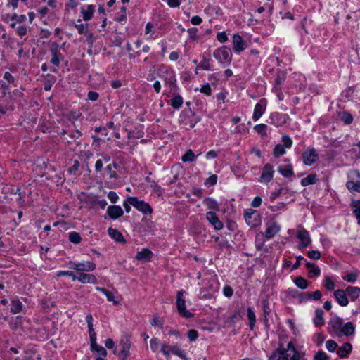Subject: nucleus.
<instances>
[{
	"instance_id": "f257e3e1",
	"label": "nucleus",
	"mask_w": 360,
	"mask_h": 360,
	"mask_svg": "<svg viewBox=\"0 0 360 360\" xmlns=\"http://www.w3.org/2000/svg\"><path fill=\"white\" fill-rule=\"evenodd\" d=\"M185 291L181 290L176 294V308L179 314L184 318L189 319L193 316V314L186 309V301L184 297Z\"/></svg>"
},
{
	"instance_id": "f03ea898",
	"label": "nucleus",
	"mask_w": 360,
	"mask_h": 360,
	"mask_svg": "<svg viewBox=\"0 0 360 360\" xmlns=\"http://www.w3.org/2000/svg\"><path fill=\"white\" fill-rule=\"evenodd\" d=\"M213 56L220 63L230 64L232 60L231 51L226 46L217 49Z\"/></svg>"
},
{
	"instance_id": "7ed1b4c3",
	"label": "nucleus",
	"mask_w": 360,
	"mask_h": 360,
	"mask_svg": "<svg viewBox=\"0 0 360 360\" xmlns=\"http://www.w3.org/2000/svg\"><path fill=\"white\" fill-rule=\"evenodd\" d=\"M127 201L136 209L145 214H150L153 212V209L148 203L139 200L136 197H129Z\"/></svg>"
},
{
	"instance_id": "20e7f679",
	"label": "nucleus",
	"mask_w": 360,
	"mask_h": 360,
	"mask_svg": "<svg viewBox=\"0 0 360 360\" xmlns=\"http://www.w3.org/2000/svg\"><path fill=\"white\" fill-rule=\"evenodd\" d=\"M120 350L117 352L115 349L114 354H117L120 360H125L129 356L131 347V341L128 336H124L121 338L120 345Z\"/></svg>"
},
{
	"instance_id": "39448f33",
	"label": "nucleus",
	"mask_w": 360,
	"mask_h": 360,
	"mask_svg": "<svg viewBox=\"0 0 360 360\" xmlns=\"http://www.w3.org/2000/svg\"><path fill=\"white\" fill-rule=\"evenodd\" d=\"M297 238L300 240V243L297 245L299 250H302L308 247L311 243L310 235L308 231L302 226L298 228L297 232Z\"/></svg>"
},
{
	"instance_id": "423d86ee",
	"label": "nucleus",
	"mask_w": 360,
	"mask_h": 360,
	"mask_svg": "<svg viewBox=\"0 0 360 360\" xmlns=\"http://www.w3.org/2000/svg\"><path fill=\"white\" fill-rule=\"evenodd\" d=\"M282 142L283 144H277L274 148L273 154L276 158L284 155L285 153V148H290L292 145V141L288 135L282 136Z\"/></svg>"
},
{
	"instance_id": "0eeeda50",
	"label": "nucleus",
	"mask_w": 360,
	"mask_h": 360,
	"mask_svg": "<svg viewBox=\"0 0 360 360\" xmlns=\"http://www.w3.org/2000/svg\"><path fill=\"white\" fill-rule=\"evenodd\" d=\"M50 53L51 55V63L55 66L59 67L60 61H63L65 58L60 53L59 44L57 42L51 44Z\"/></svg>"
},
{
	"instance_id": "6e6552de",
	"label": "nucleus",
	"mask_w": 360,
	"mask_h": 360,
	"mask_svg": "<svg viewBox=\"0 0 360 360\" xmlns=\"http://www.w3.org/2000/svg\"><path fill=\"white\" fill-rule=\"evenodd\" d=\"M352 179L346 183L347 188L352 193H360V172L354 170L352 173Z\"/></svg>"
},
{
	"instance_id": "1a4fd4ad",
	"label": "nucleus",
	"mask_w": 360,
	"mask_h": 360,
	"mask_svg": "<svg viewBox=\"0 0 360 360\" xmlns=\"http://www.w3.org/2000/svg\"><path fill=\"white\" fill-rule=\"evenodd\" d=\"M69 266L70 269H75L79 273L83 272V271H92L96 269V264L87 261V262H69Z\"/></svg>"
},
{
	"instance_id": "9d476101",
	"label": "nucleus",
	"mask_w": 360,
	"mask_h": 360,
	"mask_svg": "<svg viewBox=\"0 0 360 360\" xmlns=\"http://www.w3.org/2000/svg\"><path fill=\"white\" fill-rule=\"evenodd\" d=\"M245 219L248 225L256 227L261 223L260 215L257 210L249 209L244 214Z\"/></svg>"
},
{
	"instance_id": "9b49d317",
	"label": "nucleus",
	"mask_w": 360,
	"mask_h": 360,
	"mask_svg": "<svg viewBox=\"0 0 360 360\" xmlns=\"http://www.w3.org/2000/svg\"><path fill=\"white\" fill-rule=\"evenodd\" d=\"M302 158L305 165L311 166L319 159V155L314 148H307L302 153Z\"/></svg>"
},
{
	"instance_id": "f8f14e48",
	"label": "nucleus",
	"mask_w": 360,
	"mask_h": 360,
	"mask_svg": "<svg viewBox=\"0 0 360 360\" xmlns=\"http://www.w3.org/2000/svg\"><path fill=\"white\" fill-rule=\"evenodd\" d=\"M281 353L283 356V360H300L299 353L291 342L288 344V349L283 348Z\"/></svg>"
},
{
	"instance_id": "ddd939ff",
	"label": "nucleus",
	"mask_w": 360,
	"mask_h": 360,
	"mask_svg": "<svg viewBox=\"0 0 360 360\" xmlns=\"http://www.w3.org/2000/svg\"><path fill=\"white\" fill-rule=\"evenodd\" d=\"M329 333H334L337 336L340 333L343 326V320L338 316L331 318L329 321Z\"/></svg>"
},
{
	"instance_id": "4468645a",
	"label": "nucleus",
	"mask_w": 360,
	"mask_h": 360,
	"mask_svg": "<svg viewBox=\"0 0 360 360\" xmlns=\"http://www.w3.org/2000/svg\"><path fill=\"white\" fill-rule=\"evenodd\" d=\"M347 26L352 32H360V16L355 15L352 18L350 15H347Z\"/></svg>"
},
{
	"instance_id": "2eb2a0df",
	"label": "nucleus",
	"mask_w": 360,
	"mask_h": 360,
	"mask_svg": "<svg viewBox=\"0 0 360 360\" xmlns=\"http://www.w3.org/2000/svg\"><path fill=\"white\" fill-rule=\"evenodd\" d=\"M274 173L273 166L269 163L266 164L262 169L260 181L264 183L269 182L273 179Z\"/></svg>"
},
{
	"instance_id": "dca6fc26",
	"label": "nucleus",
	"mask_w": 360,
	"mask_h": 360,
	"mask_svg": "<svg viewBox=\"0 0 360 360\" xmlns=\"http://www.w3.org/2000/svg\"><path fill=\"white\" fill-rule=\"evenodd\" d=\"M247 47V41L243 39L239 34L233 37V49L236 53L244 51Z\"/></svg>"
},
{
	"instance_id": "f3484780",
	"label": "nucleus",
	"mask_w": 360,
	"mask_h": 360,
	"mask_svg": "<svg viewBox=\"0 0 360 360\" xmlns=\"http://www.w3.org/2000/svg\"><path fill=\"white\" fill-rule=\"evenodd\" d=\"M165 76L163 77V79L165 81V85H167L170 89V91H173L174 89L176 87V79L174 75V72L171 70H166Z\"/></svg>"
},
{
	"instance_id": "a211bd4d",
	"label": "nucleus",
	"mask_w": 360,
	"mask_h": 360,
	"mask_svg": "<svg viewBox=\"0 0 360 360\" xmlns=\"http://www.w3.org/2000/svg\"><path fill=\"white\" fill-rule=\"evenodd\" d=\"M206 219L216 230H221L223 229V223L219 220L215 212L212 211L207 212L206 213Z\"/></svg>"
},
{
	"instance_id": "6ab92c4d",
	"label": "nucleus",
	"mask_w": 360,
	"mask_h": 360,
	"mask_svg": "<svg viewBox=\"0 0 360 360\" xmlns=\"http://www.w3.org/2000/svg\"><path fill=\"white\" fill-rule=\"evenodd\" d=\"M107 214L113 220L117 219L124 214V211L120 206L110 205L107 209Z\"/></svg>"
},
{
	"instance_id": "aec40b11",
	"label": "nucleus",
	"mask_w": 360,
	"mask_h": 360,
	"mask_svg": "<svg viewBox=\"0 0 360 360\" xmlns=\"http://www.w3.org/2000/svg\"><path fill=\"white\" fill-rule=\"evenodd\" d=\"M334 297L338 302V303L342 306L345 307L349 304V300L347 297V293L345 290L338 289L334 292Z\"/></svg>"
},
{
	"instance_id": "412c9836",
	"label": "nucleus",
	"mask_w": 360,
	"mask_h": 360,
	"mask_svg": "<svg viewBox=\"0 0 360 360\" xmlns=\"http://www.w3.org/2000/svg\"><path fill=\"white\" fill-rule=\"evenodd\" d=\"M76 281H79L82 283L95 284L97 283V278L94 275L84 272L78 273L77 278H76Z\"/></svg>"
},
{
	"instance_id": "4be33fe9",
	"label": "nucleus",
	"mask_w": 360,
	"mask_h": 360,
	"mask_svg": "<svg viewBox=\"0 0 360 360\" xmlns=\"http://www.w3.org/2000/svg\"><path fill=\"white\" fill-rule=\"evenodd\" d=\"M153 254L148 248H143L136 253L135 259L141 262H148L152 258Z\"/></svg>"
},
{
	"instance_id": "5701e85b",
	"label": "nucleus",
	"mask_w": 360,
	"mask_h": 360,
	"mask_svg": "<svg viewBox=\"0 0 360 360\" xmlns=\"http://www.w3.org/2000/svg\"><path fill=\"white\" fill-rule=\"evenodd\" d=\"M280 226L278 225L276 222L271 223L266 228L265 231V237L267 239L274 238V236L280 231Z\"/></svg>"
},
{
	"instance_id": "b1692460",
	"label": "nucleus",
	"mask_w": 360,
	"mask_h": 360,
	"mask_svg": "<svg viewBox=\"0 0 360 360\" xmlns=\"http://www.w3.org/2000/svg\"><path fill=\"white\" fill-rule=\"evenodd\" d=\"M94 11L95 7L93 5H87L86 7L82 8L81 13L82 15L83 20L85 21L90 20Z\"/></svg>"
},
{
	"instance_id": "393cba45",
	"label": "nucleus",
	"mask_w": 360,
	"mask_h": 360,
	"mask_svg": "<svg viewBox=\"0 0 360 360\" xmlns=\"http://www.w3.org/2000/svg\"><path fill=\"white\" fill-rule=\"evenodd\" d=\"M262 101L260 103H257L254 108V112L252 115V119L255 121L258 120L262 115L264 114L266 108V103L264 105L262 104Z\"/></svg>"
},
{
	"instance_id": "a878e982",
	"label": "nucleus",
	"mask_w": 360,
	"mask_h": 360,
	"mask_svg": "<svg viewBox=\"0 0 360 360\" xmlns=\"http://www.w3.org/2000/svg\"><path fill=\"white\" fill-rule=\"evenodd\" d=\"M352 346L349 342L344 343L337 350V354L340 358L346 357L352 352Z\"/></svg>"
},
{
	"instance_id": "bb28decb",
	"label": "nucleus",
	"mask_w": 360,
	"mask_h": 360,
	"mask_svg": "<svg viewBox=\"0 0 360 360\" xmlns=\"http://www.w3.org/2000/svg\"><path fill=\"white\" fill-rule=\"evenodd\" d=\"M278 171L284 177H290L294 175L293 167L291 164L280 165L278 167Z\"/></svg>"
},
{
	"instance_id": "cd10ccee",
	"label": "nucleus",
	"mask_w": 360,
	"mask_h": 360,
	"mask_svg": "<svg viewBox=\"0 0 360 360\" xmlns=\"http://www.w3.org/2000/svg\"><path fill=\"white\" fill-rule=\"evenodd\" d=\"M324 311L322 309L319 308L316 309L315 316L314 318V323L316 326L320 327L323 326L325 323L323 319Z\"/></svg>"
},
{
	"instance_id": "c85d7f7f",
	"label": "nucleus",
	"mask_w": 360,
	"mask_h": 360,
	"mask_svg": "<svg viewBox=\"0 0 360 360\" xmlns=\"http://www.w3.org/2000/svg\"><path fill=\"white\" fill-rule=\"evenodd\" d=\"M345 292L350 297L352 301H356L359 296L360 288L355 286H348L345 289Z\"/></svg>"
},
{
	"instance_id": "c756f323",
	"label": "nucleus",
	"mask_w": 360,
	"mask_h": 360,
	"mask_svg": "<svg viewBox=\"0 0 360 360\" xmlns=\"http://www.w3.org/2000/svg\"><path fill=\"white\" fill-rule=\"evenodd\" d=\"M354 332V326L352 322H347L341 329L340 333L338 334V337H342V335H350L353 334Z\"/></svg>"
},
{
	"instance_id": "7c9ffc66",
	"label": "nucleus",
	"mask_w": 360,
	"mask_h": 360,
	"mask_svg": "<svg viewBox=\"0 0 360 360\" xmlns=\"http://www.w3.org/2000/svg\"><path fill=\"white\" fill-rule=\"evenodd\" d=\"M108 233L112 238H113L115 241L119 243H125V240L122 233L118 231L117 229L109 228Z\"/></svg>"
},
{
	"instance_id": "2f4dec72",
	"label": "nucleus",
	"mask_w": 360,
	"mask_h": 360,
	"mask_svg": "<svg viewBox=\"0 0 360 360\" xmlns=\"http://www.w3.org/2000/svg\"><path fill=\"white\" fill-rule=\"evenodd\" d=\"M318 179L316 174H312L308 175L307 177L302 179L301 185L302 186H307L309 185L314 184L317 182Z\"/></svg>"
},
{
	"instance_id": "473e14b6",
	"label": "nucleus",
	"mask_w": 360,
	"mask_h": 360,
	"mask_svg": "<svg viewBox=\"0 0 360 360\" xmlns=\"http://www.w3.org/2000/svg\"><path fill=\"white\" fill-rule=\"evenodd\" d=\"M22 303L18 299L11 301V311L13 314H18L22 310Z\"/></svg>"
},
{
	"instance_id": "72a5a7b5",
	"label": "nucleus",
	"mask_w": 360,
	"mask_h": 360,
	"mask_svg": "<svg viewBox=\"0 0 360 360\" xmlns=\"http://www.w3.org/2000/svg\"><path fill=\"white\" fill-rule=\"evenodd\" d=\"M96 290L98 291H100V292H103L104 295H105L108 301L112 302L114 304H118V302L117 300H115V299L114 294L111 291H109L105 288H100V287H96Z\"/></svg>"
},
{
	"instance_id": "f704fd0d",
	"label": "nucleus",
	"mask_w": 360,
	"mask_h": 360,
	"mask_svg": "<svg viewBox=\"0 0 360 360\" xmlns=\"http://www.w3.org/2000/svg\"><path fill=\"white\" fill-rule=\"evenodd\" d=\"M91 348L92 351H96L100 356H106V349L101 345H97L96 341L91 342Z\"/></svg>"
},
{
	"instance_id": "c9c22d12",
	"label": "nucleus",
	"mask_w": 360,
	"mask_h": 360,
	"mask_svg": "<svg viewBox=\"0 0 360 360\" xmlns=\"http://www.w3.org/2000/svg\"><path fill=\"white\" fill-rule=\"evenodd\" d=\"M182 104H183V98L179 94L175 95L171 99L170 105L174 109H176V110L179 109L181 107Z\"/></svg>"
},
{
	"instance_id": "e433bc0d",
	"label": "nucleus",
	"mask_w": 360,
	"mask_h": 360,
	"mask_svg": "<svg viewBox=\"0 0 360 360\" xmlns=\"http://www.w3.org/2000/svg\"><path fill=\"white\" fill-rule=\"evenodd\" d=\"M203 202L210 210H219V209L217 202L211 198H206Z\"/></svg>"
},
{
	"instance_id": "4c0bfd02",
	"label": "nucleus",
	"mask_w": 360,
	"mask_h": 360,
	"mask_svg": "<svg viewBox=\"0 0 360 360\" xmlns=\"http://www.w3.org/2000/svg\"><path fill=\"white\" fill-rule=\"evenodd\" d=\"M339 116L340 120L342 121L345 124H350L353 122L352 115L347 111L340 112Z\"/></svg>"
},
{
	"instance_id": "58836bf2",
	"label": "nucleus",
	"mask_w": 360,
	"mask_h": 360,
	"mask_svg": "<svg viewBox=\"0 0 360 360\" xmlns=\"http://www.w3.org/2000/svg\"><path fill=\"white\" fill-rule=\"evenodd\" d=\"M248 312V319L249 320V326L251 330H253L254 326L256 323V316L255 314L251 307H248L247 309Z\"/></svg>"
},
{
	"instance_id": "ea45409f",
	"label": "nucleus",
	"mask_w": 360,
	"mask_h": 360,
	"mask_svg": "<svg viewBox=\"0 0 360 360\" xmlns=\"http://www.w3.org/2000/svg\"><path fill=\"white\" fill-rule=\"evenodd\" d=\"M170 353H172L184 360H188L184 352L179 347L178 345H173L170 347Z\"/></svg>"
},
{
	"instance_id": "a19ab883",
	"label": "nucleus",
	"mask_w": 360,
	"mask_h": 360,
	"mask_svg": "<svg viewBox=\"0 0 360 360\" xmlns=\"http://www.w3.org/2000/svg\"><path fill=\"white\" fill-rule=\"evenodd\" d=\"M285 115L279 112H273L271 114L270 119L274 124H281L285 121L280 122L282 119H285Z\"/></svg>"
},
{
	"instance_id": "79ce46f5",
	"label": "nucleus",
	"mask_w": 360,
	"mask_h": 360,
	"mask_svg": "<svg viewBox=\"0 0 360 360\" xmlns=\"http://www.w3.org/2000/svg\"><path fill=\"white\" fill-rule=\"evenodd\" d=\"M295 283L298 288L303 290L306 289L309 285V282L307 280L302 276L297 277L295 280Z\"/></svg>"
},
{
	"instance_id": "37998d69",
	"label": "nucleus",
	"mask_w": 360,
	"mask_h": 360,
	"mask_svg": "<svg viewBox=\"0 0 360 360\" xmlns=\"http://www.w3.org/2000/svg\"><path fill=\"white\" fill-rule=\"evenodd\" d=\"M198 120H194V115H193L191 117H188L187 119L182 120V122L185 125L186 128L191 129L195 127Z\"/></svg>"
},
{
	"instance_id": "c03bdc74",
	"label": "nucleus",
	"mask_w": 360,
	"mask_h": 360,
	"mask_svg": "<svg viewBox=\"0 0 360 360\" xmlns=\"http://www.w3.org/2000/svg\"><path fill=\"white\" fill-rule=\"evenodd\" d=\"M195 154L192 150H188L186 153L181 157V160L184 162H191L195 159Z\"/></svg>"
},
{
	"instance_id": "a18cd8bd",
	"label": "nucleus",
	"mask_w": 360,
	"mask_h": 360,
	"mask_svg": "<svg viewBox=\"0 0 360 360\" xmlns=\"http://www.w3.org/2000/svg\"><path fill=\"white\" fill-rule=\"evenodd\" d=\"M358 278L356 272H352L342 276V279L348 283H354Z\"/></svg>"
},
{
	"instance_id": "49530a36",
	"label": "nucleus",
	"mask_w": 360,
	"mask_h": 360,
	"mask_svg": "<svg viewBox=\"0 0 360 360\" xmlns=\"http://www.w3.org/2000/svg\"><path fill=\"white\" fill-rule=\"evenodd\" d=\"M324 287L329 291L335 289V283L330 276H326L323 281Z\"/></svg>"
},
{
	"instance_id": "de8ad7c7",
	"label": "nucleus",
	"mask_w": 360,
	"mask_h": 360,
	"mask_svg": "<svg viewBox=\"0 0 360 360\" xmlns=\"http://www.w3.org/2000/svg\"><path fill=\"white\" fill-rule=\"evenodd\" d=\"M69 240L75 244H78L81 241V236L77 232H70L69 233Z\"/></svg>"
},
{
	"instance_id": "09e8293b",
	"label": "nucleus",
	"mask_w": 360,
	"mask_h": 360,
	"mask_svg": "<svg viewBox=\"0 0 360 360\" xmlns=\"http://www.w3.org/2000/svg\"><path fill=\"white\" fill-rule=\"evenodd\" d=\"M254 129L259 134L266 135L267 125L265 124H257L254 127Z\"/></svg>"
},
{
	"instance_id": "8fccbe9b",
	"label": "nucleus",
	"mask_w": 360,
	"mask_h": 360,
	"mask_svg": "<svg viewBox=\"0 0 360 360\" xmlns=\"http://www.w3.org/2000/svg\"><path fill=\"white\" fill-rule=\"evenodd\" d=\"M146 180L150 183V186L153 188V190L158 193L159 195H160L162 193V190L158 184L155 181L150 180L149 177H146Z\"/></svg>"
},
{
	"instance_id": "3c124183",
	"label": "nucleus",
	"mask_w": 360,
	"mask_h": 360,
	"mask_svg": "<svg viewBox=\"0 0 360 360\" xmlns=\"http://www.w3.org/2000/svg\"><path fill=\"white\" fill-rule=\"evenodd\" d=\"M352 207L354 208V213L359 219V223H360V200L353 201Z\"/></svg>"
},
{
	"instance_id": "603ef678",
	"label": "nucleus",
	"mask_w": 360,
	"mask_h": 360,
	"mask_svg": "<svg viewBox=\"0 0 360 360\" xmlns=\"http://www.w3.org/2000/svg\"><path fill=\"white\" fill-rule=\"evenodd\" d=\"M326 347L329 352H333L337 349L338 344L335 341L329 340L326 341Z\"/></svg>"
},
{
	"instance_id": "864d4df0",
	"label": "nucleus",
	"mask_w": 360,
	"mask_h": 360,
	"mask_svg": "<svg viewBox=\"0 0 360 360\" xmlns=\"http://www.w3.org/2000/svg\"><path fill=\"white\" fill-rule=\"evenodd\" d=\"M329 356L323 351H319L314 356V360H328Z\"/></svg>"
},
{
	"instance_id": "5fc2aeb1",
	"label": "nucleus",
	"mask_w": 360,
	"mask_h": 360,
	"mask_svg": "<svg viewBox=\"0 0 360 360\" xmlns=\"http://www.w3.org/2000/svg\"><path fill=\"white\" fill-rule=\"evenodd\" d=\"M159 345H160V342H159V340H158V338H152L150 340V346L151 349L154 352H156L158 351V349H159Z\"/></svg>"
},
{
	"instance_id": "6e6d98bb",
	"label": "nucleus",
	"mask_w": 360,
	"mask_h": 360,
	"mask_svg": "<svg viewBox=\"0 0 360 360\" xmlns=\"http://www.w3.org/2000/svg\"><path fill=\"white\" fill-rule=\"evenodd\" d=\"M58 276H70L73 281H76V278H77V275L75 274L71 271H60L57 274Z\"/></svg>"
},
{
	"instance_id": "4d7b16f0",
	"label": "nucleus",
	"mask_w": 360,
	"mask_h": 360,
	"mask_svg": "<svg viewBox=\"0 0 360 360\" xmlns=\"http://www.w3.org/2000/svg\"><path fill=\"white\" fill-rule=\"evenodd\" d=\"M320 274H321L320 269L318 266H314L309 269L308 276L309 278H313V277L319 276L320 275Z\"/></svg>"
},
{
	"instance_id": "13d9d810",
	"label": "nucleus",
	"mask_w": 360,
	"mask_h": 360,
	"mask_svg": "<svg viewBox=\"0 0 360 360\" xmlns=\"http://www.w3.org/2000/svg\"><path fill=\"white\" fill-rule=\"evenodd\" d=\"M199 67L205 70H210L211 67L210 60L203 57L202 60L201 61Z\"/></svg>"
},
{
	"instance_id": "bf43d9fd",
	"label": "nucleus",
	"mask_w": 360,
	"mask_h": 360,
	"mask_svg": "<svg viewBox=\"0 0 360 360\" xmlns=\"http://www.w3.org/2000/svg\"><path fill=\"white\" fill-rule=\"evenodd\" d=\"M116 163H113L112 165L110 164L106 167V170L108 172L109 176L110 178H117V174L115 171H112V167H116Z\"/></svg>"
},
{
	"instance_id": "052dcab7",
	"label": "nucleus",
	"mask_w": 360,
	"mask_h": 360,
	"mask_svg": "<svg viewBox=\"0 0 360 360\" xmlns=\"http://www.w3.org/2000/svg\"><path fill=\"white\" fill-rule=\"evenodd\" d=\"M307 256L313 259H319L321 258V253L318 250H311L307 253Z\"/></svg>"
},
{
	"instance_id": "680f3d73",
	"label": "nucleus",
	"mask_w": 360,
	"mask_h": 360,
	"mask_svg": "<svg viewBox=\"0 0 360 360\" xmlns=\"http://www.w3.org/2000/svg\"><path fill=\"white\" fill-rule=\"evenodd\" d=\"M11 20H15L16 22L21 23V22H23L25 21L26 16L25 15H18V14L14 13L11 16Z\"/></svg>"
},
{
	"instance_id": "e2e57ef3",
	"label": "nucleus",
	"mask_w": 360,
	"mask_h": 360,
	"mask_svg": "<svg viewBox=\"0 0 360 360\" xmlns=\"http://www.w3.org/2000/svg\"><path fill=\"white\" fill-rule=\"evenodd\" d=\"M217 176L216 174H212L205 180V184L213 186L217 184Z\"/></svg>"
},
{
	"instance_id": "0e129e2a",
	"label": "nucleus",
	"mask_w": 360,
	"mask_h": 360,
	"mask_svg": "<svg viewBox=\"0 0 360 360\" xmlns=\"http://www.w3.org/2000/svg\"><path fill=\"white\" fill-rule=\"evenodd\" d=\"M16 32L20 37H22L23 36L27 34V27L25 25L18 27L16 28Z\"/></svg>"
},
{
	"instance_id": "69168bd1",
	"label": "nucleus",
	"mask_w": 360,
	"mask_h": 360,
	"mask_svg": "<svg viewBox=\"0 0 360 360\" xmlns=\"http://www.w3.org/2000/svg\"><path fill=\"white\" fill-rule=\"evenodd\" d=\"M217 39L219 42L224 43L228 40V37L225 32H221L217 33Z\"/></svg>"
},
{
	"instance_id": "338daca9",
	"label": "nucleus",
	"mask_w": 360,
	"mask_h": 360,
	"mask_svg": "<svg viewBox=\"0 0 360 360\" xmlns=\"http://www.w3.org/2000/svg\"><path fill=\"white\" fill-rule=\"evenodd\" d=\"M187 335L190 341H195L198 337V333L195 330H189Z\"/></svg>"
},
{
	"instance_id": "774afa93",
	"label": "nucleus",
	"mask_w": 360,
	"mask_h": 360,
	"mask_svg": "<svg viewBox=\"0 0 360 360\" xmlns=\"http://www.w3.org/2000/svg\"><path fill=\"white\" fill-rule=\"evenodd\" d=\"M200 91L201 93L205 94L207 96H210L212 91H211V88H210V84H206L203 85L200 88Z\"/></svg>"
}]
</instances>
